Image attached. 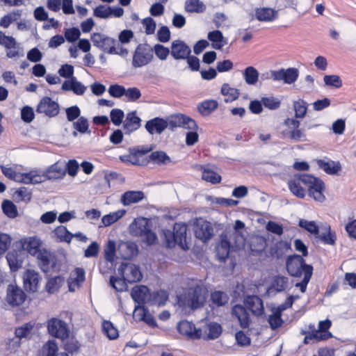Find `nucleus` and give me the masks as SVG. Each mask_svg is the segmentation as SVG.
Instances as JSON below:
<instances>
[{
    "label": "nucleus",
    "mask_w": 356,
    "mask_h": 356,
    "mask_svg": "<svg viewBox=\"0 0 356 356\" xmlns=\"http://www.w3.org/2000/svg\"><path fill=\"white\" fill-rule=\"evenodd\" d=\"M301 184L308 188L309 195L315 200L322 202L325 200L323 194L325 186L322 180L308 174H297L289 180L288 186L291 192L296 197L303 198L305 191Z\"/></svg>",
    "instance_id": "obj_1"
},
{
    "label": "nucleus",
    "mask_w": 356,
    "mask_h": 356,
    "mask_svg": "<svg viewBox=\"0 0 356 356\" xmlns=\"http://www.w3.org/2000/svg\"><path fill=\"white\" fill-rule=\"evenodd\" d=\"M206 295L207 292L204 288L196 286L189 288L184 296L179 298V302L184 307L196 309L203 306L206 301Z\"/></svg>",
    "instance_id": "obj_2"
},
{
    "label": "nucleus",
    "mask_w": 356,
    "mask_h": 356,
    "mask_svg": "<svg viewBox=\"0 0 356 356\" xmlns=\"http://www.w3.org/2000/svg\"><path fill=\"white\" fill-rule=\"evenodd\" d=\"M186 226L184 224L175 223L173 232L167 230L164 232L166 245L168 248H173L176 244L184 249L186 241Z\"/></svg>",
    "instance_id": "obj_3"
},
{
    "label": "nucleus",
    "mask_w": 356,
    "mask_h": 356,
    "mask_svg": "<svg viewBox=\"0 0 356 356\" xmlns=\"http://www.w3.org/2000/svg\"><path fill=\"white\" fill-rule=\"evenodd\" d=\"M153 58V49L147 44H139L134 53L132 65L134 67H143L149 63Z\"/></svg>",
    "instance_id": "obj_4"
},
{
    "label": "nucleus",
    "mask_w": 356,
    "mask_h": 356,
    "mask_svg": "<svg viewBox=\"0 0 356 356\" xmlns=\"http://www.w3.org/2000/svg\"><path fill=\"white\" fill-rule=\"evenodd\" d=\"M236 246V240L229 233H222L220 242L216 245V256L220 261H225L228 257L231 249L241 248Z\"/></svg>",
    "instance_id": "obj_5"
},
{
    "label": "nucleus",
    "mask_w": 356,
    "mask_h": 356,
    "mask_svg": "<svg viewBox=\"0 0 356 356\" xmlns=\"http://www.w3.org/2000/svg\"><path fill=\"white\" fill-rule=\"evenodd\" d=\"M118 270L124 280L130 284L140 282L143 278L139 267L129 261L122 262Z\"/></svg>",
    "instance_id": "obj_6"
},
{
    "label": "nucleus",
    "mask_w": 356,
    "mask_h": 356,
    "mask_svg": "<svg viewBox=\"0 0 356 356\" xmlns=\"http://www.w3.org/2000/svg\"><path fill=\"white\" fill-rule=\"evenodd\" d=\"M308 267L312 266L306 264L302 257L298 254L290 256L286 260L287 271L293 277L304 276Z\"/></svg>",
    "instance_id": "obj_7"
},
{
    "label": "nucleus",
    "mask_w": 356,
    "mask_h": 356,
    "mask_svg": "<svg viewBox=\"0 0 356 356\" xmlns=\"http://www.w3.org/2000/svg\"><path fill=\"white\" fill-rule=\"evenodd\" d=\"M165 121L167 127L172 131L177 127L191 130L197 129V125L193 119L180 113L171 115Z\"/></svg>",
    "instance_id": "obj_8"
},
{
    "label": "nucleus",
    "mask_w": 356,
    "mask_h": 356,
    "mask_svg": "<svg viewBox=\"0 0 356 356\" xmlns=\"http://www.w3.org/2000/svg\"><path fill=\"white\" fill-rule=\"evenodd\" d=\"M90 38L95 47L110 54L117 52L115 39L100 33H93Z\"/></svg>",
    "instance_id": "obj_9"
},
{
    "label": "nucleus",
    "mask_w": 356,
    "mask_h": 356,
    "mask_svg": "<svg viewBox=\"0 0 356 356\" xmlns=\"http://www.w3.org/2000/svg\"><path fill=\"white\" fill-rule=\"evenodd\" d=\"M193 230L196 238L204 242L210 240L213 232L211 224L202 218L195 220Z\"/></svg>",
    "instance_id": "obj_10"
},
{
    "label": "nucleus",
    "mask_w": 356,
    "mask_h": 356,
    "mask_svg": "<svg viewBox=\"0 0 356 356\" xmlns=\"http://www.w3.org/2000/svg\"><path fill=\"white\" fill-rule=\"evenodd\" d=\"M26 298V293L19 286L13 284L8 286L6 300L9 305L19 306L24 302Z\"/></svg>",
    "instance_id": "obj_11"
},
{
    "label": "nucleus",
    "mask_w": 356,
    "mask_h": 356,
    "mask_svg": "<svg viewBox=\"0 0 356 356\" xmlns=\"http://www.w3.org/2000/svg\"><path fill=\"white\" fill-rule=\"evenodd\" d=\"M49 333L58 339H65L69 337V330L66 323L62 320L53 318L48 321Z\"/></svg>",
    "instance_id": "obj_12"
},
{
    "label": "nucleus",
    "mask_w": 356,
    "mask_h": 356,
    "mask_svg": "<svg viewBox=\"0 0 356 356\" xmlns=\"http://www.w3.org/2000/svg\"><path fill=\"white\" fill-rule=\"evenodd\" d=\"M23 285L24 289L30 293H35L39 289L41 277L38 272L27 269L23 273Z\"/></svg>",
    "instance_id": "obj_13"
},
{
    "label": "nucleus",
    "mask_w": 356,
    "mask_h": 356,
    "mask_svg": "<svg viewBox=\"0 0 356 356\" xmlns=\"http://www.w3.org/2000/svg\"><path fill=\"white\" fill-rule=\"evenodd\" d=\"M66 173V168L63 162H56L51 165L46 171L41 172L38 170V175L41 177L42 182L47 179H57L63 178Z\"/></svg>",
    "instance_id": "obj_14"
},
{
    "label": "nucleus",
    "mask_w": 356,
    "mask_h": 356,
    "mask_svg": "<svg viewBox=\"0 0 356 356\" xmlns=\"http://www.w3.org/2000/svg\"><path fill=\"white\" fill-rule=\"evenodd\" d=\"M36 111L49 118L56 116L59 113L58 104L49 97H44L40 101Z\"/></svg>",
    "instance_id": "obj_15"
},
{
    "label": "nucleus",
    "mask_w": 356,
    "mask_h": 356,
    "mask_svg": "<svg viewBox=\"0 0 356 356\" xmlns=\"http://www.w3.org/2000/svg\"><path fill=\"white\" fill-rule=\"evenodd\" d=\"M40 269L45 273L53 270L56 265V258L54 254L44 250L35 255Z\"/></svg>",
    "instance_id": "obj_16"
},
{
    "label": "nucleus",
    "mask_w": 356,
    "mask_h": 356,
    "mask_svg": "<svg viewBox=\"0 0 356 356\" xmlns=\"http://www.w3.org/2000/svg\"><path fill=\"white\" fill-rule=\"evenodd\" d=\"M26 253L24 250H13L6 255V259L11 271H17L22 267Z\"/></svg>",
    "instance_id": "obj_17"
},
{
    "label": "nucleus",
    "mask_w": 356,
    "mask_h": 356,
    "mask_svg": "<svg viewBox=\"0 0 356 356\" xmlns=\"http://www.w3.org/2000/svg\"><path fill=\"white\" fill-rule=\"evenodd\" d=\"M191 48L182 40H176L171 44V56L176 60H185L191 54Z\"/></svg>",
    "instance_id": "obj_18"
},
{
    "label": "nucleus",
    "mask_w": 356,
    "mask_h": 356,
    "mask_svg": "<svg viewBox=\"0 0 356 356\" xmlns=\"http://www.w3.org/2000/svg\"><path fill=\"white\" fill-rule=\"evenodd\" d=\"M179 332L183 335H186L192 339H200L202 335V330L200 327L197 328L195 325L188 321H181L177 325Z\"/></svg>",
    "instance_id": "obj_19"
},
{
    "label": "nucleus",
    "mask_w": 356,
    "mask_h": 356,
    "mask_svg": "<svg viewBox=\"0 0 356 356\" xmlns=\"http://www.w3.org/2000/svg\"><path fill=\"white\" fill-rule=\"evenodd\" d=\"M245 307L256 316H260L264 313V307L262 300L257 296H248L245 300Z\"/></svg>",
    "instance_id": "obj_20"
},
{
    "label": "nucleus",
    "mask_w": 356,
    "mask_h": 356,
    "mask_svg": "<svg viewBox=\"0 0 356 356\" xmlns=\"http://www.w3.org/2000/svg\"><path fill=\"white\" fill-rule=\"evenodd\" d=\"M117 253L124 259H130L137 255L138 247L131 241H122L118 244Z\"/></svg>",
    "instance_id": "obj_21"
},
{
    "label": "nucleus",
    "mask_w": 356,
    "mask_h": 356,
    "mask_svg": "<svg viewBox=\"0 0 356 356\" xmlns=\"http://www.w3.org/2000/svg\"><path fill=\"white\" fill-rule=\"evenodd\" d=\"M232 314L237 318L242 328L249 327L252 320L250 314L244 306L241 305H234L232 307Z\"/></svg>",
    "instance_id": "obj_22"
},
{
    "label": "nucleus",
    "mask_w": 356,
    "mask_h": 356,
    "mask_svg": "<svg viewBox=\"0 0 356 356\" xmlns=\"http://www.w3.org/2000/svg\"><path fill=\"white\" fill-rule=\"evenodd\" d=\"M140 118L136 115V111H131L127 114L123 121V128L125 134H130L140 127Z\"/></svg>",
    "instance_id": "obj_23"
},
{
    "label": "nucleus",
    "mask_w": 356,
    "mask_h": 356,
    "mask_svg": "<svg viewBox=\"0 0 356 356\" xmlns=\"http://www.w3.org/2000/svg\"><path fill=\"white\" fill-rule=\"evenodd\" d=\"M42 177L38 175V170H32L27 173L16 172L12 180L25 184H36L42 183Z\"/></svg>",
    "instance_id": "obj_24"
},
{
    "label": "nucleus",
    "mask_w": 356,
    "mask_h": 356,
    "mask_svg": "<svg viewBox=\"0 0 356 356\" xmlns=\"http://www.w3.org/2000/svg\"><path fill=\"white\" fill-rule=\"evenodd\" d=\"M42 242L37 236H31L25 239L22 244L23 250H26L32 255H37L40 251L44 250L42 248Z\"/></svg>",
    "instance_id": "obj_25"
},
{
    "label": "nucleus",
    "mask_w": 356,
    "mask_h": 356,
    "mask_svg": "<svg viewBox=\"0 0 356 356\" xmlns=\"http://www.w3.org/2000/svg\"><path fill=\"white\" fill-rule=\"evenodd\" d=\"M86 86L77 81L75 76L63 82L61 89L65 91H72L76 95H83L86 90Z\"/></svg>",
    "instance_id": "obj_26"
},
{
    "label": "nucleus",
    "mask_w": 356,
    "mask_h": 356,
    "mask_svg": "<svg viewBox=\"0 0 356 356\" xmlns=\"http://www.w3.org/2000/svg\"><path fill=\"white\" fill-rule=\"evenodd\" d=\"M299 76V71L297 68L289 67L288 69L282 68L277 70V81H283L284 83L291 84L296 82Z\"/></svg>",
    "instance_id": "obj_27"
},
{
    "label": "nucleus",
    "mask_w": 356,
    "mask_h": 356,
    "mask_svg": "<svg viewBox=\"0 0 356 356\" xmlns=\"http://www.w3.org/2000/svg\"><path fill=\"white\" fill-rule=\"evenodd\" d=\"M202 331L201 338L204 339H217L222 332L221 326L217 323H211L204 325L200 327Z\"/></svg>",
    "instance_id": "obj_28"
},
{
    "label": "nucleus",
    "mask_w": 356,
    "mask_h": 356,
    "mask_svg": "<svg viewBox=\"0 0 356 356\" xmlns=\"http://www.w3.org/2000/svg\"><path fill=\"white\" fill-rule=\"evenodd\" d=\"M85 280V271L83 268H76L74 274H71L67 280L68 289L70 292H74L80 287Z\"/></svg>",
    "instance_id": "obj_29"
},
{
    "label": "nucleus",
    "mask_w": 356,
    "mask_h": 356,
    "mask_svg": "<svg viewBox=\"0 0 356 356\" xmlns=\"http://www.w3.org/2000/svg\"><path fill=\"white\" fill-rule=\"evenodd\" d=\"M145 198V194L140 191H128L124 193L120 198V202L124 206H129L138 203Z\"/></svg>",
    "instance_id": "obj_30"
},
{
    "label": "nucleus",
    "mask_w": 356,
    "mask_h": 356,
    "mask_svg": "<svg viewBox=\"0 0 356 356\" xmlns=\"http://www.w3.org/2000/svg\"><path fill=\"white\" fill-rule=\"evenodd\" d=\"M145 127L150 134H154V133L160 134L168 128L166 121L159 118L148 120Z\"/></svg>",
    "instance_id": "obj_31"
},
{
    "label": "nucleus",
    "mask_w": 356,
    "mask_h": 356,
    "mask_svg": "<svg viewBox=\"0 0 356 356\" xmlns=\"http://www.w3.org/2000/svg\"><path fill=\"white\" fill-rule=\"evenodd\" d=\"M149 289L145 286H136L131 292L132 299L139 305H143L149 298Z\"/></svg>",
    "instance_id": "obj_32"
},
{
    "label": "nucleus",
    "mask_w": 356,
    "mask_h": 356,
    "mask_svg": "<svg viewBox=\"0 0 356 356\" xmlns=\"http://www.w3.org/2000/svg\"><path fill=\"white\" fill-rule=\"evenodd\" d=\"M198 169L202 172V179L213 184H218L221 181L220 175L216 173L210 165H200Z\"/></svg>",
    "instance_id": "obj_33"
},
{
    "label": "nucleus",
    "mask_w": 356,
    "mask_h": 356,
    "mask_svg": "<svg viewBox=\"0 0 356 356\" xmlns=\"http://www.w3.org/2000/svg\"><path fill=\"white\" fill-rule=\"evenodd\" d=\"M207 38L212 42V47L216 49H220L227 44V40L219 30L209 32Z\"/></svg>",
    "instance_id": "obj_34"
},
{
    "label": "nucleus",
    "mask_w": 356,
    "mask_h": 356,
    "mask_svg": "<svg viewBox=\"0 0 356 356\" xmlns=\"http://www.w3.org/2000/svg\"><path fill=\"white\" fill-rule=\"evenodd\" d=\"M255 16L260 22H272L277 17V13L273 8H260L255 10Z\"/></svg>",
    "instance_id": "obj_35"
},
{
    "label": "nucleus",
    "mask_w": 356,
    "mask_h": 356,
    "mask_svg": "<svg viewBox=\"0 0 356 356\" xmlns=\"http://www.w3.org/2000/svg\"><path fill=\"white\" fill-rule=\"evenodd\" d=\"M317 164L319 168L323 169L328 175H336L341 169V164L339 161H325V160L319 159L317 161Z\"/></svg>",
    "instance_id": "obj_36"
},
{
    "label": "nucleus",
    "mask_w": 356,
    "mask_h": 356,
    "mask_svg": "<svg viewBox=\"0 0 356 356\" xmlns=\"http://www.w3.org/2000/svg\"><path fill=\"white\" fill-rule=\"evenodd\" d=\"M245 227V224L240 220H236L234 226V231L225 232V233H229L231 234V236L236 240V247H243L245 244V239L243 236L238 232L239 230L243 229Z\"/></svg>",
    "instance_id": "obj_37"
},
{
    "label": "nucleus",
    "mask_w": 356,
    "mask_h": 356,
    "mask_svg": "<svg viewBox=\"0 0 356 356\" xmlns=\"http://www.w3.org/2000/svg\"><path fill=\"white\" fill-rule=\"evenodd\" d=\"M184 9L190 13H202L206 10V6L200 0H186Z\"/></svg>",
    "instance_id": "obj_38"
},
{
    "label": "nucleus",
    "mask_w": 356,
    "mask_h": 356,
    "mask_svg": "<svg viewBox=\"0 0 356 356\" xmlns=\"http://www.w3.org/2000/svg\"><path fill=\"white\" fill-rule=\"evenodd\" d=\"M259 74L258 70L252 66L247 67L243 71V79L245 83L250 86H254L257 83L259 79Z\"/></svg>",
    "instance_id": "obj_39"
},
{
    "label": "nucleus",
    "mask_w": 356,
    "mask_h": 356,
    "mask_svg": "<svg viewBox=\"0 0 356 356\" xmlns=\"http://www.w3.org/2000/svg\"><path fill=\"white\" fill-rule=\"evenodd\" d=\"M131 231L135 235L143 236L148 229L147 220L145 218L136 219L130 225Z\"/></svg>",
    "instance_id": "obj_40"
},
{
    "label": "nucleus",
    "mask_w": 356,
    "mask_h": 356,
    "mask_svg": "<svg viewBox=\"0 0 356 356\" xmlns=\"http://www.w3.org/2000/svg\"><path fill=\"white\" fill-rule=\"evenodd\" d=\"M284 136L289 137L291 140L298 141H307V136L305 133V129L300 127L283 131Z\"/></svg>",
    "instance_id": "obj_41"
},
{
    "label": "nucleus",
    "mask_w": 356,
    "mask_h": 356,
    "mask_svg": "<svg viewBox=\"0 0 356 356\" xmlns=\"http://www.w3.org/2000/svg\"><path fill=\"white\" fill-rule=\"evenodd\" d=\"M221 94L227 97L225 101L228 102L237 99L240 92L238 89L230 87L228 83H224L221 88Z\"/></svg>",
    "instance_id": "obj_42"
},
{
    "label": "nucleus",
    "mask_w": 356,
    "mask_h": 356,
    "mask_svg": "<svg viewBox=\"0 0 356 356\" xmlns=\"http://www.w3.org/2000/svg\"><path fill=\"white\" fill-rule=\"evenodd\" d=\"M2 211L10 218H15L18 216V211L15 204L8 200H5L1 204Z\"/></svg>",
    "instance_id": "obj_43"
},
{
    "label": "nucleus",
    "mask_w": 356,
    "mask_h": 356,
    "mask_svg": "<svg viewBox=\"0 0 356 356\" xmlns=\"http://www.w3.org/2000/svg\"><path fill=\"white\" fill-rule=\"evenodd\" d=\"M34 327V324L31 322L26 323L22 326H19L15 329V334L20 341L23 339H27Z\"/></svg>",
    "instance_id": "obj_44"
},
{
    "label": "nucleus",
    "mask_w": 356,
    "mask_h": 356,
    "mask_svg": "<svg viewBox=\"0 0 356 356\" xmlns=\"http://www.w3.org/2000/svg\"><path fill=\"white\" fill-rule=\"evenodd\" d=\"M149 298L152 304L163 305L168 298V293L165 290L154 291L149 295Z\"/></svg>",
    "instance_id": "obj_45"
},
{
    "label": "nucleus",
    "mask_w": 356,
    "mask_h": 356,
    "mask_svg": "<svg viewBox=\"0 0 356 356\" xmlns=\"http://www.w3.org/2000/svg\"><path fill=\"white\" fill-rule=\"evenodd\" d=\"M149 160L158 165H164L170 161V158L163 151H155L150 154Z\"/></svg>",
    "instance_id": "obj_46"
},
{
    "label": "nucleus",
    "mask_w": 356,
    "mask_h": 356,
    "mask_svg": "<svg viewBox=\"0 0 356 356\" xmlns=\"http://www.w3.org/2000/svg\"><path fill=\"white\" fill-rule=\"evenodd\" d=\"M126 213L125 210H118L105 215L102 218V222L104 226H109L122 218Z\"/></svg>",
    "instance_id": "obj_47"
},
{
    "label": "nucleus",
    "mask_w": 356,
    "mask_h": 356,
    "mask_svg": "<svg viewBox=\"0 0 356 356\" xmlns=\"http://www.w3.org/2000/svg\"><path fill=\"white\" fill-rule=\"evenodd\" d=\"M211 300L213 305L221 307L228 302L229 297L226 293L216 291L211 293Z\"/></svg>",
    "instance_id": "obj_48"
},
{
    "label": "nucleus",
    "mask_w": 356,
    "mask_h": 356,
    "mask_svg": "<svg viewBox=\"0 0 356 356\" xmlns=\"http://www.w3.org/2000/svg\"><path fill=\"white\" fill-rule=\"evenodd\" d=\"M293 108L296 118H303L307 113V103L303 99H298L293 102Z\"/></svg>",
    "instance_id": "obj_49"
},
{
    "label": "nucleus",
    "mask_w": 356,
    "mask_h": 356,
    "mask_svg": "<svg viewBox=\"0 0 356 356\" xmlns=\"http://www.w3.org/2000/svg\"><path fill=\"white\" fill-rule=\"evenodd\" d=\"M64 282V278L60 275L49 280L46 284V289L49 293H54L62 286Z\"/></svg>",
    "instance_id": "obj_50"
},
{
    "label": "nucleus",
    "mask_w": 356,
    "mask_h": 356,
    "mask_svg": "<svg viewBox=\"0 0 356 356\" xmlns=\"http://www.w3.org/2000/svg\"><path fill=\"white\" fill-rule=\"evenodd\" d=\"M289 280L284 276H275L273 278L272 288L277 292H282L288 287Z\"/></svg>",
    "instance_id": "obj_51"
},
{
    "label": "nucleus",
    "mask_w": 356,
    "mask_h": 356,
    "mask_svg": "<svg viewBox=\"0 0 356 356\" xmlns=\"http://www.w3.org/2000/svg\"><path fill=\"white\" fill-rule=\"evenodd\" d=\"M14 196L18 201L29 202L32 197L31 190L26 187H20L15 192Z\"/></svg>",
    "instance_id": "obj_52"
},
{
    "label": "nucleus",
    "mask_w": 356,
    "mask_h": 356,
    "mask_svg": "<svg viewBox=\"0 0 356 356\" xmlns=\"http://www.w3.org/2000/svg\"><path fill=\"white\" fill-rule=\"evenodd\" d=\"M325 232L321 233L318 238L325 244L333 245L335 243L336 237L334 234L330 231L329 225L324 226Z\"/></svg>",
    "instance_id": "obj_53"
},
{
    "label": "nucleus",
    "mask_w": 356,
    "mask_h": 356,
    "mask_svg": "<svg viewBox=\"0 0 356 356\" xmlns=\"http://www.w3.org/2000/svg\"><path fill=\"white\" fill-rule=\"evenodd\" d=\"M218 102L215 100H207L198 106V110L202 115H208L218 107Z\"/></svg>",
    "instance_id": "obj_54"
},
{
    "label": "nucleus",
    "mask_w": 356,
    "mask_h": 356,
    "mask_svg": "<svg viewBox=\"0 0 356 356\" xmlns=\"http://www.w3.org/2000/svg\"><path fill=\"white\" fill-rule=\"evenodd\" d=\"M332 325L331 321L329 319H326L324 321H321L318 323V330H314V332H318L321 335H326V339H328L332 337V334L330 332L328 331L329 328Z\"/></svg>",
    "instance_id": "obj_55"
},
{
    "label": "nucleus",
    "mask_w": 356,
    "mask_h": 356,
    "mask_svg": "<svg viewBox=\"0 0 356 356\" xmlns=\"http://www.w3.org/2000/svg\"><path fill=\"white\" fill-rule=\"evenodd\" d=\"M102 330L104 333L110 339H115L118 337V330L113 326V325L110 321H104L102 323Z\"/></svg>",
    "instance_id": "obj_56"
},
{
    "label": "nucleus",
    "mask_w": 356,
    "mask_h": 356,
    "mask_svg": "<svg viewBox=\"0 0 356 356\" xmlns=\"http://www.w3.org/2000/svg\"><path fill=\"white\" fill-rule=\"evenodd\" d=\"M55 234L62 241L70 243L72 239V234L64 226H58L54 230Z\"/></svg>",
    "instance_id": "obj_57"
},
{
    "label": "nucleus",
    "mask_w": 356,
    "mask_h": 356,
    "mask_svg": "<svg viewBox=\"0 0 356 356\" xmlns=\"http://www.w3.org/2000/svg\"><path fill=\"white\" fill-rule=\"evenodd\" d=\"M281 316V311L280 310H276L269 316L268 321L272 330H275L282 325L283 321Z\"/></svg>",
    "instance_id": "obj_58"
},
{
    "label": "nucleus",
    "mask_w": 356,
    "mask_h": 356,
    "mask_svg": "<svg viewBox=\"0 0 356 356\" xmlns=\"http://www.w3.org/2000/svg\"><path fill=\"white\" fill-rule=\"evenodd\" d=\"M298 225L311 234L316 235L319 234V227L314 221H308L304 219H301L299 221Z\"/></svg>",
    "instance_id": "obj_59"
},
{
    "label": "nucleus",
    "mask_w": 356,
    "mask_h": 356,
    "mask_svg": "<svg viewBox=\"0 0 356 356\" xmlns=\"http://www.w3.org/2000/svg\"><path fill=\"white\" fill-rule=\"evenodd\" d=\"M0 45L6 49H15L17 42L13 37L6 35L4 33L0 31Z\"/></svg>",
    "instance_id": "obj_60"
},
{
    "label": "nucleus",
    "mask_w": 356,
    "mask_h": 356,
    "mask_svg": "<svg viewBox=\"0 0 356 356\" xmlns=\"http://www.w3.org/2000/svg\"><path fill=\"white\" fill-rule=\"evenodd\" d=\"M127 280H124L123 277L122 279L114 276H111L110 277V284L117 291L122 292L126 291L127 288Z\"/></svg>",
    "instance_id": "obj_61"
},
{
    "label": "nucleus",
    "mask_w": 356,
    "mask_h": 356,
    "mask_svg": "<svg viewBox=\"0 0 356 356\" xmlns=\"http://www.w3.org/2000/svg\"><path fill=\"white\" fill-rule=\"evenodd\" d=\"M57 344L53 341H49L44 345L41 356H57Z\"/></svg>",
    "instance_id": "obj_62"
},
{
    "label": "nucleus",
    "mask_w": 356,
    "mask_h": 356,
    "mask_svg": "<svg viewBox=\"0 0 356 356\" xmlns=\"http://www.w3.org/2000/svg\"><path fill=\"white\" fill-rule=\"evenodd\" d=\"M111 6L99 5L94 8L93 15L96 17L106 19L111 17Z\"/></svg>",
    "instance_id": "obj_63"
},
{
    "label": "nucleus",
    "mask_w": 356,
    "mask_h": 356,
    "mask_svg": "<svg viewBox=\"0 0 356 356\" xmlns=\"http://www.w3.org/2000/svg\"><path fill=\"white\" fill-rule=\"evenodd\" d=\"M262 105L270 110H275L280 106V101L273 97H264L261 98Z\"/></svg>",
    "instance_id": "obj_64"
}]
</instances>
